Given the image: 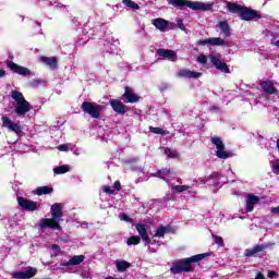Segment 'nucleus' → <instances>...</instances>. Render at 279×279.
Segmentation results:
<instances>
[{"label": "nucleus", "mask_w": 279, "mask_h": 279, "mask_svg": "<svg viewBox=\"0 0 279 279\" xmlns=\"http://www.w3.org/2000/svg\"><path fill=\"white\" fill-rule=\"evenodd\" d=\"M191 186L189 185H172L171 191H175L177 193H184V191H189Z\"/></svg>", "instance_id": "35"}, {"label": "nucleus", "mask_w": 279, "mask_h": 279, "mask_svg": "<svg viewBox=\"0 0 279 279\" xmlns=\"http://www.w3.org/2000/svg\"><path fill=\"white\" fill-rule=\"evenodd\" d=\"M260 88L264 90V93H267V95H276V93H278V89H276L271 81L262 82Z\"/></svg>", "instance_id": "22"}, {"label": "nucleus", "mask_w": 279, "mask_h": 279, "mask_svg": "<svg viewBox=\"0 0 279 279\" xmlns=\"http://www.w3.org/2000/svg\"><path fill=\"white\" fill-rule=\"evenodd\" d=\"M60 254V246L52 244L51 246V256H58Z\"/></svg>", "instance_id": "41"}, {"label": "nucleus", "mask_w": 279, "mask_h": 279, "mask_svg": "<svg viewBox=\"0 0 279 279\" xmlns=\"http://www.w3.org/2000/svg\"><path fill=\"white\" fill-rule=\"evenodd\" d=\"M272 172L279 175V162L272 165Z\"/></svg>", "instance_id": "46"}, {"label": "nucleus", "mask_w": 279, "mask_h": 279, "mask_svg": "<svg viewBox=\"0 0 279 279\" xmlns=\"http://www.w3.org/2000/svg\"><path fill=\"white\" fill-rule=\"evenodd\" d=\"M168 3H170V5H173L174 8H180V10H184V8H190V10H201L203 12H209V10H213L214 5L213 3H204L191 0H168Z\"/></svg>", "instance_id": "3"}, {"label": "nucleus", "mask_w": 279, "mask_h": 279, "mask_svg": "<svg viewBox=\"0 0 279 279\" xmlns=\"http://www.w3.org/2000/svg\"><path fill=\"white\" fill-rule=\"evenodd\" d=\"M83 112H86L92 117V119H99L101 113V106L95 102H83L82 104Z\"/></svg>", "instance_id": "7"}, {"label": "nucleus", "mask_w": 279, "mask_h": 279, "mask_svg": "<svg viewBox=\"0 0 279 279\" xmlns=\"http://www.w3.org/2000/svg\"><path fill=\"white\" fill-rule=\"evenodd\" d=\"M260 202V198L254 194H248L246 196V211L252 213L254 210V206Z\"/></svg>", "instance_id": "21"}, {"label": "nucleus", "mask_w": 279, "mask_h": 279, "mask_svg": "<svg viewBox=\"0 0 279 279\" xmlns=\"http://www.w3.org/2000/svg\"><path fill=\"white\" fill-rule=\"evenodd\" d=\"M40 84V81H32L31 85L32 86H38Z\"/></svg>", "instance_id": "50"}, {"label": "nucleus", "mask_w": 279, "mask_h": 279, "mask_svg": "<svg viewBox=\"0 0 279 279\" xmlns=\"http://www.w3.org/2000/svg\"><path fill=\"white\" fill-rule=\"evenodd\" d=\"M102 191L104 193H107V195H114V193H119V191H121V182L116 181L113 187L104 185Z\"/></svg>", "instance_id": "23"}, {"label": "nucleus", "mask_w": 279, "mask_h": 279, "mask_svg": "<svg viewBox=\"0 0 279 279\" xmlns=\"http://www.w3.org/2000/svg\"><path fill=\"white\" fill-rule=\"evenodd\" d=\"M8 68L13 73H16L17 75H22L23 77H27V76L32 75V71L29 69L19 65L12 61L8 62Z\"/></svg>", "instance_id": "11"}, {"label": "nucleus", "mask_w": 279, "mask_h": 279, "mask_svg": "<svg viewBox=\"0 0 279 279\" xmlns=\"http://www.w3.org/2000/svg\"><path fill=\"white\" fill-rule=\"evenodd\" d=\"M171 231V227H159L154 236L158 238V239H162V236H165V234L169 233Z\"/></svg>", "instance_id": "30"}, {"label": "nucleus", "mask_w": 279, "mask_h": 279, "mask_svg": "<svg viewBox=\"0 0 279 279\" xmlns=\"http://www.w3.org/2000/svg\"><path fill=\"white\" fill-rule=\"evenodd\" d=\"M206 256H210V253L198 254L192 257L177 260L172 264L170 271L171 274H186L189 271H192L193 263H199V260H204Z\"/></svg>", "instance_id": "1"}, {"label": "nucleus", "mask_w": 279, "mask_h": 279, "mask_svg": "<svg viewBox=\"0 0 279 279\" xmlns=\"http://www.w3.org/2000/svg\"><path fill=\"white\" fill-rule=\"evenodd\" d=\"M51 219L44 218L39 222L40 230L45 228H51L52 230H60V219H62V205L56 203L51 206L50 209Z\"/></svg>", "instance_id": "2"}, {"label": "nucleus", "mask_w": 279, "mask_h": 279, "mask_svg": "<svg viewBox=\"0 0 279 279\" xmlns=\"http://www.w3.org/2000/svg\"><path fill=\"white\" fill-rule=\"evenodd\" d=\"M140 236L142 238V241L144 243H151V240L149 239V235L147 234V226L143 223H137L135 226Z\"/></svg>", "instance_id": "20"}, {"label": "nucleus", "mask_w": 279, "mask_h": 279, "mask_svg": "<svg viewBox=\"0 0 279 279\" xmlns=\"http://www.w3.org/2000/svg\"><path fill=\"white\" fill-rule=\"evenodd\" d=\"M163 153L167 156V158H180V154L177 150H173L171 148H163Z\"/></svg>", "instance_id": "34"}, {"label": "nucleus", "mask_w": 279, "mask_h": 279, "mask_svg": "<svg viewBox=\"0 0 279 279\" xmlns=\"http://www.w3.org/2000/svg\"><path fill=\"white\" fill-rule=\"evenodd\" d=\"M271 45H274V47H279V39L277 41H272Z\"/></svg>", "instance_id": "52"}, {"label": "nucleus", "mask_w": 279, "mask_h": 279, "mask_svg": "<svg viewBox=\"0 0 279 279\" xmlns=\"http://www.w3.org/2000/svg\"><path fill=\"white\" fill-rule=\"evenodd\" d=\"M268 277L269 278H276V272H274V271L268 272Z\"/></svg>", "instance_id": "51"}, {"label": "nucleus", "mask_w": 279, "mask_h": 279, "mask_svg": "<svg viewBox=\"0 0 279 279\" xmlns=\"http://www.w3.org/2000/svg\"><path fill=\"white\" fill-rule=\"evenodd\" d=\"M178 77H189L190 80H197V78L202 77V73L182 69L178 72Z\"/></svg>", "instance_id": "18"}, {"label": "nucleus", "mask_w": 279, "mask_h": 279, "mask_svg": "<svg viewBox=\"0 0 279 279\" xmlns=\"http://www.w3.org/2000/svg\"><path fill=\"white\" fill-rule=\"evenodd\" d=\"M155 175L157 178H161V180H165L166 182H169V178H173V175H175V172L170 169H163L158 171Z\"/></svg>", "instance_id": "25"}, {"label": "nucleus", "mask_w": 279, "mask_h": 279, "mask_svg": "<svg viewBox=\"0 0 279 279\" xmlns=\"http://www.w3.org/2000/svg\"><path fill=\"white\" fill-rule=\"evenodd\" d=\"M69 171H71V168L69 166H66V165L53 168V173L56 175H62V173H69Z\"/></svg>", "instance_id": "33"}, {"label": "nucleus", "mask_w": 279, "mask_h": 279, "mask_svg": "<svg viewBox=\"0 0 279 279\" xmlns=\"http://www.w3.org/2000/svg\"><path fill=\"white\" fill-rule=\"evenodd\" d=\"M53 187L51 186H39L35 190V195H51Z\"/></svg>", "instance_id": "27"}, {"label": "nucleus", "mask_w": 279, "mask_h": 279, "mask_svg": "<svg viewBox=\"0 0 279 279\" xmlns=\"http://www.w3.org/2000/svg\"><path fill=\"white\" fill-rule=\"evenodd\" d=\"M218 27L222 32L223 35L231 36L230 25H228V23L226 21H220L218 23Z\"/></svg>", "instance_id": "32"}, {"label": "nucleus", "mask_w": 279, "mask_h": 279, "mask_svg": "<svg viewBox=\"0 0 279 279\" xmlns=\"http://www.w3.org/2000/svg\"><path fill=\"white\" fill-rule=\"evenodd\" d=\"M255 279H265V276L260 272L257 274V276L255 277Z\"/></svg>", "instance_id": "49"}, {"label": "nucleus", "mask_w": 279, "mask_h": 279, "mask_svg": "<svg viewBox=\"0 0 279 279\" xmlns=\"http://www.w3.org/2000/svg\"><path fill=\"white\" fill-rule=\"evenodd\" d=\"M130 267H132V265L126 260H117L116 262V268L121 274H123V271H125L126 269H130Z\"/></svg>", "instance_id": "28"}, {"label": "nucleus", "mask_w": 279, "mask_h": 279, "mask_svg": "<svg viewBox=\"0 0 279 279\" xmlns=\"http://www.w3.org/2000/svg\"><path fill=\"white\" fill-rule=\"evenodd\" d=\"M157 56H159L160 58H166V60H169L170 62H175L178 60V53L169 49H163V48L158 49Z\"/></svg>", "instance_id": "13"}, {"label": "nucleus", "mask_w": 279, "mask_h": 279, "mask_svg": "<svg viewBox=\"0 0 279 279\" xmlns=\"http://www.w3.org/2000/svg\"><path fill=\"white\" fill-rule=\"evenodd\" d=\"M84 255H75L73 256L69 262L64 263L65 266H73V265H80L81 263H84Z\"/></svg>", "instance_id": "29"}, {"label": "nucleus", "mask_w": 279, "mask_h": 279, "mask_svg": "<svg viewBox=\"0 0 279 279\" xmlns=\"http://www.w3.org/2000/svg\"><path fill=\"white\" fill-rule=\"evenodd\" d=\"M227 9L232 13V14H238V12L241 13V11L243 10V7L236 4V3H232V2H227Z\"/></svg>", "instance_id": "31"}, {"label": "nucleus", "mask_w": 279, "mask_h": 279, "mask_svg": "<svg viewBox=\"0 0 279 279\" xmlns=\"http://www.w3.org/2000/svg\"><path fill=\"white\" fill-rule=\"evenodd\" d=\"M177 27H179L181 32H186V26H184V22L182 20H177Z\"/></svg>", "instance_id": "42"}, {"label": "nucleus", "mask_w": 279, "mask_h": 279, "mask_svg": "<svg viewBox=\"0 0 279 279\" xmlns=\"http://www.w3.org/2000/svg\"><path fill=\"white\" fill-rule=\"evenodd\" d=\"M197 45H213L214 47H221L226 45V40L221 39V37H211L198 40Z\"/></svg>", "instance_id": "14"}, {"label": "nucleus", "mask_w": 279, "mask_h": 279, "mask_svg": "<svg viewBox=\"0 0 279 279\" xmlns=\"http://www.w3.org/2000/svg\"><path fill=\"white\" fill-rule=\"evenodd\" d=\"M3 75H5V71L0 70V77H3Z\"/></svg>", "instance_id": "53"}, {"label": "nucleus", "mask_w": 279, "mask_h": 279, "mask_svg": "<svg viewBox=\"0 0 279 279\" xmlns=\"http://www.w3.org/2000/svg\"><path fill=\"white\" fill-rule=\"evenodd\" d=\"M17 204L22 210H27L28 213H34V210H38V203L34 201H29L25 197H17Z\"/></svg>", "instance_id": "8"}, {"label": "nucleus", "mask_w": 279, "mask_h": 279, "mask_svg": "<svg viewBox=\"0 0 279 279\" xmlns=\"http://www.w3.org/2000/svg\"><path fill=\"white\" fill-rule=\"evenodd\" d=\"M112 110L114 112H117V114H125V105H123V102H121V100L118 99H111L109 101Z\"/></svg>", "instance_id": "19"}, {"label": "nucleus", "mask_w": 279, "mask_h": 279, "mask_svg": "<svg viewBox=\"0 0 279 279\" xmlns=\"http://www.w3.org/2000/svg\"><path fill=\"white\" fill-rule=\"evenodd\" d=\"M270 211L272 213V215H279V206L278 207H272L270 209Z\"/></svg>", "instance_id": "48"}, {"label": "nucleus", "mask_w": 279, "mask_h": 279, "mask_svg": "<svg viewBox=\"0 0 279 279\" xmlns=\"http://www.w3.org/2000/svg\"><path fill=\"white\" fill-rule=\"evenodd\" d=\"M120 219H121V221H126L128 223H130V221H132L130 216H128L125 214L120 215Z\"/></svg>", "instance_id": "45"}, {"label": "nucleus", "mask_w": 279, "mask_h": 279, "mask_svg": "<svg viewBox=\"0 0 279 279\" xmlns=\"http://www.w3.org/2000/svg\"><path fill=\"white\" fill-rule=\"evenodd\" d=\"M219 180H221V175L217 172L211 173V175L206 179H199L198 184H208L209 186H221L223 183H219Z\"/></svg>", "instance_id": "12"}, {"label": "nucleus", "mask_w": 279, "mask_h": 279, "mask_svg": "<svg viewBox=\"0 0 279 279\" xmlns=\"http://www.w3.org/2000/svg\"><path fill=\"white\" fill-rule=\"evenodd\" d=\"M59 151H71L73 150V144H61L58 146Z\"/></svg>", "instance_id": "38"}, {"label": "nucleus", "mask_w": 279, "mask_h": 279, "mask_svg": "<svg viewBox=\"0 0 279 279\" xmlns=\"http://www.w3.org/2000/svg\"><path fill=\"white\" fill-rule=\"evenodd\" d=\"M1 121H2V128L8 129L9 132H14L16 136H23V128L21 126V124L12 121V119L5 116L1 118Z\"/></svg>", "instance_id": "6"}, {"label": "nucleus", "mask_w": 279, "mask_h": 279, "mask_svg": "<svg viewBox=\"0 0 279 279\" xmlns=\"http://www.w3.org/2000/svg\"><path fill=\"white\" fill-rule=\"evenodd\" d=\"M256 16H258L256 11L242 7V11H240V19L242 21H253Z\"/></svg>", "instance_id": "17"}, {"label": "nucleus", "mask_w": 279, "mask_h": 279, "mask_svg": "<svg viewBox=\"0 0 279 279\" xmlns=\"http://www.w3.org/2000/svg\"><path fill=\"white\" fill-rule=\"evenodd\" d=\"M11 98L16 101V106L14 108L15 114L17 117H25L29 110H32V105L29 101L25 99V96L19 90H12L11 92Z\"/></svg>", "instance_id": "4"}, {"label": "nucleus", "mask_w": 279, "mask_h": 279, "mask_svg": "<svg viewBox=\"0 0 279 279\" xmlns=\"http://www.w3.org/2000/svg\"><path fill=\"white\" fill-rule=\"evenodd\" d=\"M40 62L50 66V69H56V66H58V59H56V57H40Z\"/></svg>", "instance_id": "26"}, {"label": "nucleus", "mask_w": 279, "mask_h": 279, "mask_svg": "<svg viewBox=\"0 0 279 279\" xmlns=\"http://www.w3.org/2000/svg\"><path fill=\"white\" fill-rule=\"evenodd\" d=\"M123 97L126 99V104H136V101H141V96L135 94L134 90L130 87H125Z\"/></svg>", "instance_id": "16"}, {"label": "nucleus", "mask_w": 279, "mask_h": 279, "mask_svg": "<svg viewBox=\"0 0 279 279\" xmlns=\"http://www.w3.org/2000/svg\"><path fill=\"white\" fill-rule=\"evenodd\" d=\"M209 59L211 64H214L218 71H221V73H230V68H228V64L222 62L219 58L210 56Z\"/></svg>", "instance_id": "15"}, {"label": "nucleus", "mask_w": 279, "mask_h": 279, "mask_svg": "<svg viewBox=\"0 0 279 279\" xmlns=\"http://www.w3.org/2000/svg\"><path fill=\"white\" fill-rule=\"evenodd\" d=\"M211 143L217 149V158H221L222 160L232 158V153L226 151V145H223V141H221V137H211Z\"/></svg>", "instance_id": "5"}, {"label": "nucleus", "mask_w": 279, "mask_h": 279, "mask_svg": "<svg viewBox=\"0 0 279 279\" xmlns=\"http://www.w3.org/2000/svg\"><path fill=\"white\" fill-rule=\"evenodd\" d=\"M151 24L156 27V29H159V32H168L169 29H173L174 27L173 23H170L162 17L153 20Z\"/></svg>", "instance_id": "10"}, {"label": "nucleus", "mask_w": 279, "mask_h": 279, "mask_svg": "<svg viewBox=\"0 0 279 279\" xmlns=\"http://www.w3.org/2000/svg\"><path fill=\"white\" fill-rule=\"evenodd\" d=\"M72 151H73V154L75 155V156H80V148H76L75 147V145H73V149H72Z\"/></svg>", "instance_id": "47"}, {"label": "nucleus", "mask_w": 279, "mask_h": 279, "mask_svg": "<svg viewBox=\"0 0 279 279\" xmlns=\"http://www.w3.org/2000/svg\"><path fill=\"white\" fill-rule=\"evenodd\" d=\"M106 51H108L109 53H119L117 50H114V45L112 44H107Z\"/></svg>", "instance_id": "43"}, {"label": "nucleus", "mask_w": 279, "mask_h": 279, "mask_svg": "<svg viewBox=\"0 0 279 279\" xmlns=\"http://www.w3.org/2000/svg\"><path fill=\"white\" fill-rule=\"evenodd\" d=\"M197 62H199L201 64H206V62H208V58L204 54L198 56Z\"/></svg>", "instance_id": "44"}, {"label": "nucleus", "mask_w": 279, "mask_h": 279, "mask_svg": "<svg viewBox=\"0 0 279 279\" xmlns=\"http://www.w3.org/2000/svg\"><path fill=\"white\" fill-rule=\"evenodd\" d=\"M149 130L150 132H153V134H161V135L167 134V131L162 130L161 128L150 126Z\"/></svg>", "instance_id": "40"}, {"label": "nucleus", "mask_w": 279, "mask_h": 279, "mask_svg": "<svg viewBox=\"0 0 279 279\" xmlns=\"http://www.w3.org/2000/svg\"><path fill=\"white\" fill-rule=\"evenodd\" d=\"M214 243L219 245V247H223V238L213 234Z\"/></svg>", "instance_id": "39"}, {"label": "nucleus", "mask_w": 279, "mask_h": 279, "mask_svg": "<svg viewBox=\"0 0 279 279\" xmlns=\"http://www.w3.org/2000/svg\"><path fill=\"white\" fill-rule=\"evenodd\" d=\"M141 243V236L138 235H133L128 239L126 244L128 245H138Z\"/></svg>", "instance_id": "36"}, {"label": "nucleus", "mask_w": 279, "mask_h": 279, "mask_svg": "<svg viewBox=\"0 0 279 279\" xmlns=\"http://www.w3.org/2000/svg\"><path fill=\"white\" fill-rule=\"evenodd\" d=\"M266 247L267 246H265L263 244H257L253 248H247L244 252V256H256L257 254H260V252H265Z\"/></svg>", "instance_id": "24"}, {"label": "nucleus", "mask_w": 279, "mask_h": 279, "mask_svg": "<svg viewBox=\"0 0 279 279\" xmlns=\"http://www.w3.org/2000/svg\"><path fill=\"white\" fill-rule=\"evenodd\" d=\"M36 274H38V269L34 267H27L25 271L11 272V276L14 279H29V278H34Z\"/></svg>", "instance_id": "9"}, {"label": "nucleus", "mask_w": 279, "mask_h": 279, "mask_svg": "<svg viewBox=\"0 0 279 279\" xmlns=\"http://www.w3.org/2000/svg\"><path fill=\"white\" fill-rule=\"evenodd\" d=\"M122 3L126 5V8H130L131 10H138V4L132 0H123Z\"/></svg>", "instance_id": "37"}]
</instances>
